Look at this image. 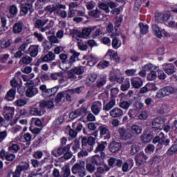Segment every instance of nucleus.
<instances>
[{
  "instance_id": "4468645a",
  "label": "nucleus",
  "mask_w": 177,
  "mask_h": 177,
  "mask_svg": "<svg viewBox=\"0 0 177 177\" xmlns=\"http://www.w3.org/2000/svg\"><path fill=\"white\" fill-rule=\"evenodd\" d=\"M165 120L161 117L156 118L152 121V129L156 131L161 130L162 126H165Z\"/></svg>"
},
{
  "instance_id": "473e14b6",
  "label": "nucleus",
  "mask_w": 177,
  "mask_h": 177,
  "mask_svg": "<svg viewBox=\"0 0 177 177\" xmlns=\"http://www.w3.org/2000/svg\"><path fill=\"white\" fill-rule=\"evenodd\" d=\"M62 177H69L71 174L70 166L68 165H66L64 166L62 169Z\"/></svg>"
},
{
  "instance_id": "9b49d317",
  "label": "nucleus",
  "mask_w": 177,
  "mask_h": 177,
  "mask_svg": "<svg viewBox=\"0 0 177 177\" xmlns=\"http://www.w3.org/2000/svg\"><path fill=\"white\" fill-rule=\"evenodd\" d=\"M157 67L154 65L149 64L142 66V69L150 71V73L148 74L147 79L150 81H153L157 78V72L154 71Z\"/></svg>"
},
{
  "instance_id": "4d7b16f0",
  "label": "nucleus",
  "mask_w": 177,
  "mask_h": 177,
  "mask_svg": "<svg viewBox=\"0 0 177 177\" xmlns=\"http://www.w3.org/2000/svg\"><path fill=\"white\" fill-rule=\"evenodd\" d=\"M110 66V62L108 61H101L98 63V68L100 69H104Z\"/></svg>"
},
{
  "instance_id": "9d476101",
  "label": "nucleus",
  "mask_w": 177,
  "mask_h": 177,
  "mask_svg": "<svg viewBox=\"0 0 177 177\" xmlns=\"http://www.w3.org/2000/svg\"><path fill=\"white\" fill-rule=\"evenodd\" d=\"M148 159L149 156L144 151H140L135 156L136 165L138 167H140L145 165Z\"/></svg>"
},
{
  "instance_id": "393cba45",
  "label": "nucleus",
  "mask_w": 177,
  "mask_h": 177,
  "mask_svg": "<svg viewBox=\"0 0 177 177\" xmlns=\"http://www.w3.org/2000/svg\"><path fill=\"white\" fill-rule=\"evenodd\" d=\"M16 93H17V91L15 88L10 89L7 92L4 99L8 101H13L15 98Z\"/></svg>"
},
{
  "instance_id": "a878e982",
  "label": "nucleus",
  "mask_w": 177,
  "mask_h": 177,
  "mask_svg": "<svg viewBox=\"0 0 177 177\" xmlns=\"http://www.w3.org/2000/svg\"><path fill=\"white\" fill-rule=\"evenodd\" d=\"M29 114L30 115H35L36 117H41V115H43L44 113H42V111L41 109L31 106L30 110H29Z\"/></svg>"
},
{
  "instance_id": "412c9836",
  "label": "nucleus",
  "mask_w": 177,
  "mask_h": 177,
  "mask_svg": "<svg viewBox=\"0 0 177 177\" xmlns=\"http://www.w3.org/2000/svg\"><path fill=\"white\" fill-rule=\"evenodd\" d=\"M59 86H55L52 88H47L45 91L42 92V96L45 98L50 97L53 95H55L58 91Z\"/></svg>"
},
{
  "instance_id": "7c9ffc66",
  "label": "nucleus",
  "mask_w": 177,
  "mask_h": 177,
  "mask_svg": "<svg viewBox=\"0 0 177 177\" xmlns=\"http://www.w3.org/2000/svg\"><path fill=\"white\" fill-rule=\"evenodd\" d=\"M131 87L130 80L129 78L125 79L124 82H122V84L120 85V90L122 91H128Z\"/></svg>"
},
{
  "instance_id": "5701e85b",
  "label": "nucleus",
  "mask_w": 177,
  "mask_h": 177,
  "mask_svg": "<svg viewBox=\"0 0 177 177\" xmlns=\"http://www.w3.org/2000/svg\"><path fill=\"white\" fill-rule=\"evenodd\" d=\"M38 93V88L35 86H28L26 91V95L28 97H32Z\"/></svg>"
},
{
  "instance_id": "c85d7f7f",
  "label": "nucleus",
  "mask_w": 177,
  "mask_h": 177,
  "mask_svg": "<svg viewBox=\"0 0 177 177\" xmlns=\"http://www.w3.org/2000/svg\"><path fill=\"white\" fill-rule=\"evenodd\" d=\"M18 13V8L15 5H11L9 8V19H14Z\"/></svg>"
},
{
  "instance_id": "0eeeda50",
  "label": "nucleus",
  "mask_w": 177,
  "mask_h": 177,
  "mask_svg": "<svg viewBox=\"0 0 177 177\" xmlns=\"http://www.w3.org/2000/svg\"><path fill=\"white\" fill-rule=\"evenodd\" d=\"M106 157L105 152H100V156L99 154H95L91 157V164L96 166L104 165Z\"/></svg>"
},
{
  "instance_id": "a211bd4d",
  "label": "nucleus",
  "mask_w": 177,
  "mask_h": 177,
  "mask_svg": "<svg viewBox=\"0 0 177 177\" xmlns=\"http://www.w3.org/2000/svg\"><path fill=\"white\" fill-rule=\"evenodd\" d=\"M24 24L21 21H17L12 26V33L15 35H20L24 30Z\"/></svg>"
},
{
  "instance_id": "f03ea898",
  "label": "nucleus",
  "mask_w": 177,
  "mask_h": 177,
  "mask_svg": "<svg viewBox=\"0 0 177 177\" xmlns=\"http://www.w3.org/2000/svg\"><path fill=\"white\" fill-rule=\"evenodd\" d=\"M71 53L73 54V55L69 59H68V55L62 53L59 55L60 64L62 63L64 65H66L67 66L66 68L67 69L71 68L73 64L75 62L76 58L80 56V53H76L75 50H71Z\"/></svg>"
},
{
  "instance_id": "58836bf2",
  "label": "nucleus",
  "mask_w": 177,
  "mask_h": 177,
  "mask_svg": "<svg viewBox=\"0 0 177 177\" xmlns=\"http://www.w3.org/2000/svg\"><path fill=\"white\" fill-rule=\"evenodd\" d=\"M31 62H32V58L28 56H24L20 59L19 64L21 66H23L24 64L28 65Z\"/></svg>"
},
{
  "instance_id": "f704fd0d",
  "label": "nucleus",
  "mask_w": 177,
  "mask_h": 177,
  "mask_svg": "<svg viewBox=\"0 0 177 177\" xmlns=\"http://www.w3.org/2000/svg\"><path fill=\"white\" fill-rule=\"evenodd\" d=\"M39 46H30L29 47L30 55L31 57H36L39 53Z\"/></svg>"
},
{
  "instance_id": "cd10ccee",
  "label": "nucleus",
  "mask_w": 177,
  "mask_h": 177,
  "mask_svg": "<svg viewBox=\"0 0 177 177\" xmlns=\"http://www.w3.org/2000/svg\"><path fill=\"white\" fill-rule=\"evenodd\" d=\"M152 30H153L154 35L156 37L161 39L162 37L161 28L158 24H153L152 26Z\"/></svg>"
},
{
  "instance_id": "49530a36",
  "label": "nucleus",
  "mask_w": 177,
  "mask_h": 177,
  "mask_svg": "<svg viewBox=\"0 0 177 177\" xmlns=\"http://www.w3.org/2000/svg\"><path fill=\"white\" fill-rule=\"evenodd\" d=\"M72 128L75 130L77 133H80L83 129V125L82 122H75L73 123Z\"/></svg>"
},
{
  "instance_id": "bb28decb",
  "label": "nucleus",
  "mask_w": 177,
  "mask_h": 177,
  "mask_svg": "<svg viewBox=\"0 0 177 177\" xmlns=\"http://www.w3.org/2000/svg\"><path fill=\"white\" fill-rule=\"evenodd\" d=\"M140 28V32L142 35H147L149 33V26L148 24H145L143 22H140L138 24Z\"/></svg>"
},
{
  "instance_id": "052dcab7",
  "label": "nucleus",
  "mask_w": 177,
  "mask_h": 177,
  "mask_svg": "<svg viewBox=\"0 0 177 177\" xmlns=\"http://www.w3.org/2000/svg\"><path fill=\"white\" fill-rule=\"evenodd\" d=\"M20 149H21L20 146L16 143H12L9 147V150L13 151L14 152H18Z\"/></svg>"
},
{
  "instance_id": "37998d69",
  "label": "nucleus",
  "mask_w": 177,
  "mask_h": 177,
  "mask_svg": "<svg viewBox=\"0 0 177 177\" xmlns=\"http://www.w3.org/2000/svg\"><path fill=\"white\" fill-rule=\"evenodd\" d=\"M123 20L124 19L122 15H120L118 18H116L115 21L114 23V28L115 30H118V28L121 26Z\"/></svg>"
},
{
  "instance_id": "6e6552de",
  "label": "nucleus",
  "mask_w": 177,
  "mask_h": 177,
  "mask_svg": "<svg viewBox=\"0 0 177 177\" xmlns=\"http://www.w3.org/2000/svg\"><path fill=\"white\" fill-rule=\"evenodd\" d=\"M118 133L122 140H129L133 138V135L130 129H126L124 127H119Z\"/></svg>"
},
{
  "instance_id": "8fccbe9b",
  "label": "nucleus",
  "mask_w": 177,
  "mask_h": 177,
  "mask_svg": "<svg viewBox=\"0 0 177 177\" xmlns=\"http://www.w3.org/2000/svg\"><path fill=\"white\" fill-rule=\"evenodd\" d=\"M177 152V145L176 144H174L171 145V147H169V149L167 150V154L168 156H172L174 155L175 153Z\"/></svg>"
},
{
  "instance_id": "680f3d73",
  "label": "nucleus",
  "mask_w": 177,
  "mask_h": 177,
  "mask_svg": "<svg viewBox=\"0 0 177 177\" xmlns=\"http://www.w3.org/2000/svg\"><path fill=\"white\" fill-rule=\"evenodd\" d=\"M48 39L49 40V42L51 43V44H58L59 43L58 38L56 36H55V35L48 36Z\"/></svg>"
},
{
  "instance_id": "de8ad7c7",
  "label": "nucleus",
  "mask_w": 177,
  "mask_h": 177,
  "mask_svg": "<svg viewBox=\"0 0 177 177\" xmlns=\"http://www.w3.org/2000/svg\"><path fill=\"white\" fill-rule=\"evenodd\" d=\"M133 107L136 111H140L142 110V109H144L145 104L140 102H136L133 103Z\"/></svg>"
},
{
  "instance_id": "13d9d810",
  "label": "nucleus",
  "mask_w": 177,
  "mask_h": 177,
  "mask_svg": "<svg viewBox=\"0 0 177 177\" xmlns=\"http://www.w3.org/2000/svg\"><path fill=\"white\" fill-rule=\"evenodd\" d=\"M45 24H46V23L44 21H43L40 19H38L36 20V21L35 23V28L39 29L41 27L44 26Z\"/></svg>"
},
{
  "instance_id": "39448f33",
  "label": "nucleus",
  "mask_w": 177,
  "mask_h": 177,
  "mask_svg": "<svg viewBox=\"0 0 177 177\" xmlns=\"http://www.w3.org/2000/svg\"><path fill=\"white\" fill-rule=\"evenodd\" d=\"M30 169V164L28 162H26L24 165H19L16 166V169L15 171L12 170H10L8 173V176H10L11 174H12V177H21V172H26Z\"/></svg>"
},
{
  "instance_id": "a18cd8bd",
  "label": "nucleus",
  "mask_w": 177,
  "mask_h": 177,
  "mask_svg": "<svg viewBox=\"0 0 177 177\" xmlns=\"http://www.w3.org/2000/svg\"><path fill=\"white\" fill-rule=\"evenodd\" d=\"M156 149V147L153 145L149 144L145 148V152L147 154L151 155L154 153V150Z\"/></svg>"
},
{
  "instance_id": "b1692460",
  "label": "nucleus",
  "mask_w": 177,
  "mask_h": 177,
  "mask_svg": "<svg viewBox=\"0 0 177 177\" xmlns=\"http://www.w3.org/2000/svg\"><path fill=\"white\" fill-rule=\"evenodd\" d=\"M131 86L136 88H139L143 85V80L140 77H134L131 80Z\"/></svg>"
},
{
  "instance_id": "a19ab883",
  "label": "nucleus",
  "mask_w": 177,
  "mask_h": 177,
  "mask_svg": "<svg viewBox=\"0 0 177 177\" xmlns=\"http://www.w3.org/2000/svg\"><path fill=\"white\" fill-rule=\"evenodd\" d=\"M42 46L44 48L43 53H47L48 50L53 47V44H51L50 41H48V40H46V41H44Z\"/></svg>"
},
{
  "instance_id": "ea45409f",
  "label": "nucleus",
  "mask_w": 177,
  "mask_h": 177,
  "mask_svg": "<svg viewBox=\"0 0 177 177\" xmlns=\"http://www.w3.org/2000/svg\"><path fill=\"white\" fill-rule=\"evenodd\" d=\"M12 39H3L2 41H1V48L3 49H6L8 47H10L12 45Z\"/></svg>"
},
{
  "instance_id": "f3484780",
  "label": "nucleus",
  "mask_w": 177,
  "mask_h": 177,
  "mask_svg": "<svg viewBox=\"0 0 177 177\" xmlns=\"http://www.w3.org/2000/svg\"><path fill=\"white\" fill-rule=\"evenodd\" d=\"M129 129L131 131L133 138L140 136L143 131L142 127L136 124H132Z\"/></svg>"
},
{
  "instance_id": "c03bdc74",
  "label": "nucleus",
  "mask_w": 177,
  "mask_h": 177,
  "mask_svg": "<svg viewBox=\"0 0 177 177\" xmlns=\"http://www.w3.org/2000/svg\"><path fill=\"white\" fill-rule=\"evenodd\" d=\"M101 12L97 8L95 10H93L91 11H88V16L98 19L100 17Z\"/></svg>"
},
{
  "instance_id": "dca6fc26",
  "label": "nucleus",
  "mask_w": 177,
  "mask_h": 177,
  "mask_svg": "<svg viewBox=\"0 0 177 177\" xmlns=\"http://www.w3.org/2000/svg\"><path fill=\"white\" fill-rule=\"evenodd\" d=\"M122 149V143L116 141H112L109 145V150L111 153H116Z\"/></svg>"
},
{
  "instance_id": "2eb2a0df",
  "label": "nucleus",
  "mask_w": 177,
  "mask_h": 177,
  "mask_svg": "<svg viewBox=\"0 0 177 177\" xmlns=\"http://www.w3.org/2000/svg\"><path fill=\"white\" fill-rule=\"evenodd\" d=\"M55 59V55L53 53H52V51H49L46 55L38 59L37 63L38 64H40L41 63L52 62Z\"/></svg>"
},
{
  "instance_id": "338daca9",
  "label": "nucleus",
  "mask_w": 177,
  "mask_h": 177,
  "mask_svg": "<svg viewBox=\"0 0 177 177\" xmlns=\"http://www.w3.org/2000/svg\"><path fill=\"white\" fill-rule=\"evenodd\" d=\"M77 113H78L79 115L84 116L87 114V109L86 108H80L77 109Z\"/></svg>"
},
{
  "instance_id": "72a5a7b5",
  "label": "nucleus",
  "mask_w": 177,
  "mask_h": 177,
  "mask_svg": "<svg viewBox=\"0 0 177 177\" xmlns=\"http://www.w3.org/2000/svg\"><path fill=\"white\" fill-rule=\"evenodd\" d=\"M165 71L168 75H171L176 72V68L172 64H169L165 69Z\"/></svg>"
},
{
  "instance_id": "3c124183",
  "label": "nucleus",
  "mask_w": 177,
  "mask_h": 177,
  "mask_svg": "<svg viewBox=\"0 0 177 177\" xmlns=\"http://www.w3.org/2000/svg\"><path fill=\"white\" fill-rule=\"evenodd\" d=\"M119 106L123 110H129V107L131 106V103L127 101H122L120 103Z\"/></svg>"
},
{
  "instance_id": "69168bd1",
  "label": "nucleus",
  "mask_w": 177,
  "mask_h": 177,
  "mask_svg": "<svg viewBox=\"0 0 177 177\" xmlns=\"http://www.w3.org/2000/svg\"><path fill=\"white\" fill-rule=\"evenodd\" d=\"M43 156V152L41 151H36L33 153V158L37 159H41Z\"/></svg>"
},
{
  "instance_id": "e433bc0d",
  "label": "nucleus",
  "mask_w": 177,
  "mask_h": 177,
  "mask_svg": "<svg viewBox=\"0 0 177 177\" xmlns=\"http://www.w3.org/2000/svg\"><path fill=\"white\" fill-rule=\"evenodd\" d=\"M115 100L111 99V100L105 105L103 106V110L104 111H109V110H111L115 106Z\"/></svg>"
},
{
  "instance_id": "4be33fe9",
  "label": "nucleus",
  "mask_w": 177,
  "mask_h": 177,
  "mask_svg": "<svg viewBox=\"0 0 177 177\" xmlns=\"http://www.w3.org/2000/svg\"><path fill=\"white\" fill-rule=\"evenodd\" d=\"M40 110L42 113L44 109H53L54 107V102L51 100H42L39 104Z\"/></svg>"
},
{
  "instance_id": "7ed1b4c3",
  "label": "nucleus",
  "mask_w": 177,
  "mask_h": 177,
  "mask_svg": "<svg viewBox=\"0 0 177 177\" xmlns=\"http://www.w3.org/2000/svg\"><path fill=\"white\" fill-rule=\"evenodd\" d=\"M71 171L73 174L77 175L79 177H84L86 175L85 161L80 160V162L75 163Z\"/></svg>"
},
{
  "instance_id": "2f4dec72",
  "label": "nucleus",
  "mask_w": 177,
  "mask_h": 177,
  "mask_svg": "<svg viewBox=\"0 0 177 177\" xmlns=\"http://www.w3.org/2000/svg\"><path fill=\"white\" fill-rule=\"evenodd\" d=\"M107 54L115 62H120V58L119 57L118 53H113L111 50H108Z\"/></svg>"
},
{
  "instance_id": "e2e57ef3",
  "label": "nucleus",
  "mask_w": 177,
  "mask_h": 177,
  "mask_svg": "<svg viewBox=\"0 0 177 177\" xmlns=\"http://www.w3.org/2000/svg\"><path fill=\"white\" fill-rule=\"evenodd\" d=\"M88 80H90V82L93 83L97 79V74H96L95 73H93L88 75Z\"/></svg>"
},
{
  "instance_id": "aec40b11",
  "label": "nucleus",
  "mask_w": 177,
  "mask_h": 177,
  "mask_svg": "<svg viewBox=\"0 0 177 177\" xmlns=\"http://www.w3.org/2000/svg\"><path fill=\"white\" fill-rule=\"evenodd\" d=\"M124 111L118 107L113 108L109 112V115H111V117L113 118H120L122 117Z\"/></svg>"
},
{
  "instance_id": "20e7f679",
  "label": "nucleus",
  "mask_w": 177,
  "mask_h": 177,
  "mask_svg": "<svg viewBox=\"0 0 177 177\" xmlns=\"http://www.w3.org/2000/svg\"><path fill=\"white\" fill-rule=\"evenodd\" d=\"M35 2V0H26L25 3H21L20 5V15L26 16L30 12V15L32 14L34 12V8H32V4Z\"/></svg>"
},
{
  "instance_id": "6ab92c4d",
  "label": "nucleus",
  "mask_w": 177,
  "mask_h": 177,
  "mask_svg": "<svg viewBox=\"0 0 177 177\" xmlns=\"http://www.w3.org/2000/svg\"><path fill=\"white\" fill-rule=\"evenodd\" d=\"M102 104L100 101H97L93 103L91 105V113L94 114V115H98L102 111Z\"/></svg>"
},
{
  "instance_id": "09e8293b",
  "label": "nucleus",
  "mask_w": 177,
  "mask_h": 177,
  "mask_svg": "<svg viewBox=\"0 0 177 177\" xmlns=\"http://www.w3.org/2000/svg\"><path fill=\"white\" fill-rule=\"evenodd\" d=\"M119 88H112L111 89L110 93H111V99L115 100V99L118 97V95L119 93Z\"/></svg>"
},
{
  "instance_id": "603ef678",
  "label": "nucleus",
  "mask_w": 177,
  "mask_h": 177,
  "mask_svg": "<svg viewBox=\"0 0 177 177\" xmlns=\"http://www.w3.org/2000/svg\"><path fill=\"white\" fill-rule=\"evenodd\" d=\"M86 170L90 174H93L95 171V165L93 163L87 162L86 164Z\"/></svg>"
},
{
  "instance_id": "5fc2aeb1",
  "label": "nucleus",
  "mask_w": 177,
  "mask_h": 177,
  "mask_svg": "<svg viewBox=\"0 0 177 177\" xmlns=\"http://www.w3.org/2000/svg\"><path fill=\"white\" fill-rule=\"evenodd\" d=\"M111 45L113 49L117 50L121 46V43L119 44V40L116 37H114L112 39Z\"/></svg>"
},
{
  "instance_id": "f8f14e48",
  "label": "nucleus",
  "mask_w": 177,
  "mask_h": 177,
  "mask_svg": "<svg viewBox=\"0 0 177 177\" xmlns=\"http://www.w3.org/2000/svg\"><path fill=\"white\" fill-rule=\"evenodd\" d=\"M174 88L171 86H165L164 88H160L156 93V97L162 98L165 96L169 95L170 94L174 93Z\"/></svg>"
},
{
  "instance_id": "c756f323",
  "label": "nucleus",
  "mask_w": 177,
  "mask_h": 177,
  "mask_svg": "<svg viewBox=\"0 0 177 177\" xmlns=\"http://www.w3.org/2000/svg\"><path fill=\"white\" fill-rule=\"evenodd\" d=\"M140 149H141V147L139 144L138 143L133 144L131 146L130 154L131 156H135L136 154H137V153H138L140 151Z\"/></svg>"
},
{
  "instance_id": "774afa93",
  "label": "nucleus",
  "mask_w": 177,
  "mask_h": 177,
  "mask_svg": "<svg viewBox=\"0 0 177 177\" xmlns=\"http://www.w3.org/2000/svg\"><path fill=\"white\" fill-rule=\"evenodd\" d=\"M28 177H43L41 173H35V171H31L29 173Z\"/></svg>"
},
{
  "instance_id": "ddd939ff",
  "label": "nucleus",
  "mask_w": 177,
  "mask_h": 177,
  "mask_svg": "<svg viewBox=\"0 0 177 177\" xmlns=\"http://www.w3.org/2000/svg\"><path fill=\"white\" fill-rule=\"evenodd\" d=\"M15 109L10 106H4L3 115L6 121H11L15 115Z\"/></svg>"
},
{
  "instance_id": "423d86ee",
  "label": "nucleus",
  "mask_w": 177,
  "mask_h": 177,
  "mask_svg": "<svg viewBox=\"0 0 177 177\" xmlns=\"http://www.w3.org/2000/svg\"><path fill=\"white\" fill-rule=\"evenodd\" d=\"M99 131H100V138H102L103 136H105L104 137V140H107V139H110L111 138V133L109 129L106 127L104 125H100L98 127V130L94 131L93 133V136H95V138L97 137L98 134H99Z\"/></svg>"
},
{
  "instance_id": "6e6d98bb",
  "label": "nucleus",
  "mask_w": 177,
  "mask_h": 177,
  "mask_svg": "<svg viewBox=\"0 0 177 177\" xmlns=\"http://www.w3.org/2000/svg\"><path fill=\"white\" fill-rule=\"evenodd\" d=\"M106 83V78L105 77H101L100 80L97 81V88H101Z\"/></svg>"
},
{
  "instance_id": "f257e3e1",
  "label": "nucleus",
  "mask_w": 177,
  "mask_h": 177,
  "mask_svg": "<svg viewBox=\"0 0 177 177\" xmlns=\"http://www.w3.org/2000/svg\"><path fill=\"white\" fill-rule=\"evenodd\" d=\"M151 140L154 145L158 143L156 145L157 151L161 150L163 146L168 147L170 143V139H166L162 132H160L159 136H156V137H154L153 131H149L148 133H143L142 135L140 136V141L142 144L150 143Z\"/></svg>"
},
{
  "instance_id": "c9c22d12",
  "label": "nucleus",
  "mask_w": 177,
  "mask_h": 177,
  "mask_svg": "<svg viewBox=\"0 0 177 177\" xmlns=\"http://www.w3.org/2000/svg\"><path fill=\"white\" fill-rule=\"evenodd\" d=\"M106 146H107V142L102 141L101 143L98 144V146H97V148H95V150H94V152L98 153L101 151L100 153H102L106 149Z\"/></svg>"
},
{
  "instance_id": "1a4fd4ad",
  "label": "nucleus",
  "mask_w": 177,
  "mask_h": 177,
  "mask_svg": "<svg viewBox=\"0 0 177 177\" xmlns=\"http://www.w3.org/2000/svg\"><path fill=\"white\" fill-rule=\"evenodd\" d=\"M71 145L70 144L67 145L66 146H61L58 147L57 148H55L52 151V155L55 157H59L65 154L66 152L69 151Z\"/></svg>"
},
{
  "instance_id": "79ce46f5",
  "label": "nucleus",
  "mask_w": 177,
  "mask_h": 177,
  "mask_svg": "<svg viewBox=\"0 0 177 177\" xmlns=\"http://www.w3.org/2000/svg\"><path fill=\"white\" fill-rule=\"evenodd\" d=\"M98 8L104 10L106 14L110 12V9L109 8L108 2H102L100 3H98Z\"/></svg>"
},
{
  "instance_id": "4c0bfd02",
  "label": "nucleus",
  "mask_w": 177,
  "mask_h": 177,
  "mask_svg": "<svg viewBox=\"0 0 177 177\" xmlns=\"http://www.w3.org/2000/svg\"><path fill=\"white\" fill-rule=\"evenodd\" d=\"M92 32V28L89 27H86L82 29V33L80 35V38H85L86 37H88Z\"/></svg>"
},
{
  "instance_id": "0e129e2a",
  "label": "nucleus",
  "mask_w": 177,
  "mask_h": 177,
  "mask_svg": "<svg viewBox=\"0 0 177 177\" xmlns=\"http://www.w3.org/2000/svg\"><path fill=\"white\" fill-rule=\"evenodd\" d=\"M77 132L75 129H70L69 130V136L71 137V140H73L77 136Z\"/></svg>"
},
{
  "instance_id": "bf43d9fd",
  "label": "nucleus",
  "mask_w": 177,
  "mask_h": 177,
  "mask_svg": "<svg viewBox=\"0 0 177 177\" xmlns=\"http://www.w3.org/2000/svg\"><path fill=\"white\" fill-rule=\"evenodd\" d=\"M45 10L46 11L47 13H50V14H52L53 12L57 11L56 5L55 6H50V5L47 6L45 8Z\"/></svg>"
},
{
  "instance_id": "864d4df0",
  "label": "nucleus",
  "mask_w": 177,
  "mask_h": 177,
  "mask_svg": "<svg viewBox=\"0 0 177 177\" xmlns=\"http://www.w3.org/2000/svg\"><path fill=\"white\" fill-rule=\"evenodd\" d=\"M73 73L78 75H82L84 72V69L82 66L75 67L71 70Z\"/></svg>"
}]
</instances>
